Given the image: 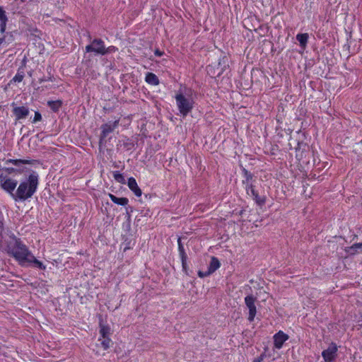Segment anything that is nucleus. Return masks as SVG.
Listing matches in <instances>:
<instances>
[{
    "label": "nucleus",
    "mask_w": 362,
    "mask_h": 362,
    "mask_svg": "<svg viewBox=\"0 0 362 362\" xmlns=\"http://www.w3.org/2000/svg\"><path fill=\"white\" fill-rule=\"evenodd\" d=\"M11 239L6 246V252L8 255L13 257L21 265L26 263L28 258L32 255L26 245L17 238L14 234L10 236Z\"/></svg>",
    "instance_id": "1"
},
{
    "label": "nucleus",
    "mask_w": 362,
    "mask_h": 362,
    "mask_svg": "<svg viewBox=\"0 0 362 362\" xmlns=\"http://www.w3.org/2000/svg\"><path fill=\"white\" fill-rule=\"evenodd\" d=\"M175 99L180 115L185 117L194 108V100L191 97H186L182 93H177Z\"/></svg>",
    "instance_id": "2"
},
{
    "label": "nucleus",
    "mask_w": 362,
    "mask_h": 362,
    "mask_svg": "<svg viewBox=\"0 0 362 362\" xmlns=\"http://www.w3.org/2000/svg\"><path fill=\"white\" fill-rule=\"evenodd\" d=\"M86 52H95L101 55L108 53V50H106L105 42L101 39H94L91 44L86 47Z\"/></svg>",
    "instance_id": "3"
},
{
    "label": "nucleus",
    "mask_w": 362,
    "mask_h": 362,
    "mask_svg": "<svg viewBox=\"0 0 362 362\" xmlns=\"http://www.w3.org/2000/svg\"><path fill=\"white\" fill-rule=\"evenodd\" d=\"M119 119H115L113 122H107L103 124L100 129L101 132L100 135L99 145L101 146L102 144L105 141V139L109 134L112 132L116 128L118 127Z\"/></svg>",
    "instance_id": "4"
},
{
    "label": "nucleus",
    "mask_w": 362,
    "mask_h": 362,
    "mask_svg": "<svg viewBox=\"0 0 362 362\" xmlns=\"http://www.w3.org/2000/svg\"><path fill=\"white\" fill-rule=\"evenodd\" d=\"M256 298L252 295H248L245 298V303L249 310L247 320L249 322H253L257 314L255 305Z\"/></svg>",
    "instance_id": "5"
},
{
    "label": "nucleus",
    "mask_w": 362,
    "mask_h": 362,
    "mask_svg": "<svg viewBox=\"0 0 362 362\" xmlns=\"http://www.w3.org/2000/svg\"><path fill=\"white\" fill-rule=\"evenodd\" d=\"M250 25V27H247L245 25H244V27L249 30L250 31H254L255 35H253V37H263L264 36L268 30H269V28L267 26L268 24H249Z\"/></svg>",
    "instance_id": "6"
},
{
    "label": "nucleus",
    "mask_w": 362,
    "mask_h": 362,
    "mask_svg": "<svg viewBox=\"0 0 362 362\" xmlns=\"http://www.w3.org/2000/svg\"><path fill=\"white\" fill-rule=\"evenodd\" d=\"M337 351V347L336 344H332L329 347L324 350L322 353V356L325 362H332L336 357V353Z\"/></svg>",
    "instance_id": "7"
},
{
    "label": "nucleus",
    "mask_w": 362,
    "mask_h": 362,
    "mask_svg": "<svg viewBox=\"0 0 362 362\" xmlns=\"http://www.w3.org/2000/svg\"><path fill=\"white\" fill-rule=\"evenodd\" d=\"M274 345L276 349H281L284 343L288 339V336L282 331H279L274 335Z\"/></svg>",
    "instance_id": "8"
},
{
    "label": "nucleus",
    "mask_w": 362,
    "mask_h": 362,
    "mask_svg": "<svg viewBox=\"0 0 362 362\" xmlns=\"http://www.w3.org/2000/svg\"><path fill=\"white\" fill-rule=\"evenodd\" d=\"M13 114L16 120H20L27 117L30 113L28 107L25 106L15 107L13 109Z\"/></svg>",
    "instance_id": "9"
},
{
    "label": "nucleus",
    "mask_w": 362,
    "mask_h": 362,
    "mask_svg": "<svg viewBox=\"0 0 362 362\" xmlns=\"http://www.w3.org/2000/svg\"><path fill=\"white\" fill-rule=\"evenodd\" d=\"M298 146L299 149H302L300 153H296V157L298 160H302L303 158H306L309 155V146L306 141H301L298 142Z\"/></svg>",
    "instance_id": "10"
},
{
    "label": "nucleus",
    "mask_w": 362,
    "mask_h": 362,
    "mask_svg": "<svg viewBox=\"0 0 362 362\" xmlns=\"http://www.w3.org/2000/svg\"><path fill=\"white\" fill-rule=\"evenodd\" d=\"M127 185L131 191L134 192V194L136 197H141L142 194L141 189L139 188V187L137 185L136 180L134 177H131L128 179L127 181Z\"/></svg>",
    "instance_id": "11"
},
{
    "label": "nucleus",
    "mask_w": 362,
    "mask_h": 362,
    "mask_svg": "<svg viewBox=\"0 0 362 362\" xmlns=\"http://www.w3.org/2000/svg\"><path fill=\"white\" fill-rule=\"evenodd\" d=\"M145 81L151 86H158L160 83L158 77L152 72H147L145 76Z\"/></svg>",
    "instance_id": "12"
},
{
    "label": "nucleus",
    "mask_w": 362,
    "mask_h": 362,
    "mask_svg": "<svg viewBox=\"0 0 362 362\" xmlns=\"http://www.w3.org/2000/svg\"><path fill=\"white\" fill-rule=\"evenodd\" d=\"M308 38L309 35L308 33H299L296 36V40H298L301 47V50L299 51L300 52H302L305 49Z\"/></svg>",
    "instance_id": "13"
},
{
    "label": "nucleus",
    "mask_w": 362,
    "mask_h": 362,
    "mask_svg": "<svg viewBox=\"0 0 362 362\" xmlns=\"http://www.w3.org/2000/svg\"><path fill=\"white\" fill-rule=\"evenodd\" d=\"M108 197H110V199H111V201L113 203H115L117 205L125 206L129 204V199L127 197H120L119 198V197L115 196L114 194H112L111 193L108 194Z\"/></svg>",
    "instance_id": "14"
},
{
    "label": "nucleus",
    "mask_w": 362,
    "mask_h": 362,
    "mask_svg": "<svg viewBox=\"0 0 362 362\" xmlns=\"http://www.w3.org/2000/svg\"><path fill=\"white\" fill-rule=\"evenodd\" d=\"M100 327V337H110L111 334V329L108 325H105L103 322V320H100L99 322Z\"/></svg>",
    "instance_id": "15"
},
{
    "label": "nucleus",
    "mask_w": 362,
    "mask_h": 362,
    "mask_svg": "<svg viewBox=\"0 0 362 362\" xmlns=\"http://www.w3.org/2000/svg\"><path fill=\"white\" fill-rule=\"evenodd\" d=\"M25 77V64L20 66L16 74L13 76V78L11 80V82L20 83L21 82Z\"/></svg>",
    "instance_id": "16"
},
{
    "label": "nucleus",
    "mask_w": 362,
    "mask_h": 362,
    "mask_svg": "<svg viewBox=\"0 0 362 362\" xmlns=\"http://www.w3.org/2000/svg\"><path fill=\"white\" fill-rule=\"evenodd\" d=\"M26 263H32L34 266L41 270H45L46 266L40 260L35 258V257L32 254L30 257L28 258V260L26 261Z\"/></svg>",
    "instance_id": "17"
},
{
    "label": "nucleus",
    "mask_w": 362,
    "mask_h": 362,
    "mask_svg": "<svg viewBox=\"0 0 362 362\" xmlns=\"http://www.w3.org/2000/svg\"><path fill=\"white\" fill-rule=\"evenodd\" d=\"M221 267V263L218 259L216 257H212L208 267V269L213 274Z\"/></svg>",
    "instance_id": "18"
},
{
    "label": "nucleus",
    "mask_w": 362,
    "mask_h": 362,
    "mask_svg": "<svg viewBox=\"0 0 362 362\" xmlns=\"http://www.w3.org/2000/svg\"><path fill=\"white\" fill-rule=\"evenodd\" d=\"M47 105L54 112H57L62 106V101L61 100H49Z\"/></svg>",
    "instance_id": "19"
},
{
    "label": "nucleus",
    "mask_w": 362,
    "mask_h": 362,
    "mask_svg": "<svg viewBox=\"0 0 362 362\" xmlns=\"http://www.w3.org/2000/svg\"><path fill=\"white\" fill-rule=\"evenodd\" d=\"M243 175L244 177V180H243V184L245 185V187L247 186L248 184H252L251 181L252 180L253 175L250 171H248L245 168H243Z\"/></svg>",
    "instance_id": "20"
},
{
    "label": "nucleus",
    "mask_w": 362,
    "mask_h": 362,
    "mask_svg": "<svg viewBox=\"0 0 362 362\" xmlns=\"http://www.w3.org/2000/svg\"><path fill=\"white\" fill-rule=\"evenodd\" d=\"M99 341H100V344L103 349L107 350L110 347L112 340L110 337H100Z\"/></svg>",
    "instance_id": "21"
},
{
    "label": "nucleus",
    "mask_w": 362,
    "mask_h": 362,
    "mask_svg": "<svg viewBox=\"0 0 362 362\" xmlns=\"http://www.w3.org/2000/svg\"><path fill=\"white\" fill-rule=\"evenodd\" d=\"M245 189L246 190V193L252 197L258 194V192L255 189V186L252 184H248L245 187Z\"/></svg>",
    "instance_id": "22"
},
{
    "label": "nucleus",
    "mask_w": 362,
    "mask_h": 362,
    "mask_svg": "<svg viewBox=\"0 0 362 362\" xmlns=\"http://www.w3.org/2000/svg\"><path fill=\"white\" fill-rule=\"evenodd\" d=\"M113 177L115 180L120 184H125L126 180L124 175L120 173L119 171L113 172Z\"/></svg>",
    "instance_id": "23"
},
{
    "label": "nucleus",
    "mask_w": 362,
    "mask_h": 362,
    "mask_svg": "<svg viewBox=\"0 0 362 362\" xmlns=\"http://www.w3.org/2000/svg\"><path fill=\"white\" fill-rule=\"evenodd\" d=\"M252 199L259 206H264L266 202V197L259 196V194H257Z\"/></svg>",
    "instance_id": "24"
},
{
    "label": "nucleus",
    "mask_w": 362,
    "mask_h": 362,
    "mask_svg": "<svg viewBox=\"0 0 362 362\" xmlns=\"http://www.w3.org/2000/svg\"><path fill=\"white\" fill-rule=\"evenodd\" d=\"M179 255H180V257L181 262H182V268H183L184 270H186V269H187V253H186V252L185 250V251H182V252H180Z\"/></svg>",
    "instance_id": "25"
},
{
    "label": "nucleus",
    "mask_w": 362,
    "mask_h": 362,
    "mask_svg": "<svg viewBox=\"0 0 362 362\" xmlns=\"http://www.w3.org/2000/svg\"><path fill=\"white\" fill-rule=\"evenodd\" d=\"M358 249H362V243H355L347 250L351 254H355Z\"/></svg>",
    "instance_id": "26"
},
{
    "label": "nucleus",
    "mask_w": 362,
    "mask_h": 362,
    "mask_svg": "<svg viewBox=\"0 0 362 362\" xmlns=\"http://www.w3.org/2000/svg\"><path fill=\"white\" fill-rule=\"evenodd\" d=\"M8 18L6 14V11H4L2 6H0V22L1 23H7Z\"/></svg>",
    "instance_id": "27"
},
{
    "label": "nucleus",
    "mask_w": 362,
    "mask_h": 362,
    "mask_svg": "<svg viewBox=\"0 0 362 362\" xmlns=\"http://www.w3.org/2000/svg\"><path fill=\"white\" fill-rule=\"evenodd\" d=\"M211 274H212V273L209 269L205 272L199 270L197 272V275L200 278H205L210 276Z\"/></svg>",
    "instance_id": "28"
},
{
    "label": "nucleus",
    "mask_w": 362,
    "mask_h": 362,
    "mask_svg": "<svg viewBox=\"0 0 362 362\" xmlns=\"http://www.w3.org/2000/svg\"><path fill=\"white\" fill-rule=\"evenodd\" d=\"M41 119H42L41 114L38 111L35 112L34 117H33V121H32L33 123H36L37 122H40V121H41Z\"/></svg>",
    "instance_id": "29"
},
{
    "label": "nucleus",
    "mask_w": 362,
    "mask_h": 362,
    "mask_svg": "<svg viewBox=\"0 0 362 362\" xmlns=\"http://www.w3.org/2000/svg\"><path fill=\"white\" fill-rule=\"evenodd\" d=\"M177 246H178V252H182V251H185V248H184V246L182 243V241H181V238H179L178 240H177Z\"/></svg>",
    "instance_id": "30"
},
{
    "label": "nucleus",
    "mask_w": 362,
    "mask_h": 362,
    "mask_svg": "<svg viewBox=\"0 0 362 362\" xmlns=\"http://www.w3.org/2000/svg\"><path fill=\"white\" fill-rule=\"evenodd\" d=\"M154 54L157 57H161L164 54V52L160 50L159 49H156L154 51Z\"/></svg>",
    "instance_id": "31"
},
{
    "label": "nucleus",
    "mask_w": 362,
    "mask_h": 362,
    "mask_svg": "<svg viewBox=\"0 0 362 362\" xmlns=\"http://www.w3.org/2000/svg\"><path fill=\"white\" fill-rule=\"evenodd\" d=\"M4 230V226L3 221V217L0 216V233H2Z\"/></svg>",
    "instance_id": "32"
},
{
    "label": "nucleus",
    "mask_w": 362,
    "mask_h": 362,
    "mask_svg": "<svg viewBox=\"0 0 362 362\" xmlns=\"http://www.w3.org/2000/svg\"><path fill=\"white\" fill-rule=\"evenodd\" d=\"M297 136H298V139H300L301 137H303L305 139H306L305 133L301 131L297 132Z\"/></svg>",
    "instance_id": "33"
},
{
    "label": "nucleus",
    "mask_w": 362,
    "mask_h": 362,
    "mask_svg": "<svg viewBox=\"0 0 362 362\" xmlns=\"http://www.w3.org/2000/svg\"><path fill=\"white\" fill-rule=\"evenodd\" d=\"M6 28V24H0V31L1 33H4Z\"/></svg>",
    "instance_id": "34"
},
{
    "label": "nucleus",
    "mask_w": 362,
    "mask_h": 362,
    "mask_svg": "<svg viewBox=\"0 0 362 362\" xmlns=\"http://www.w3.org/2000/svg\"><path fill=\"white\" fill-rule=\"evenodd\" d=\"M106 50H108V53H109V52H115V50H117V48L114 46H110L107 48H106Z\"/></svg>",
    "instance_id": "35"
},
{
    "label": "nucleus",
    "mask_w": 362,
    "mask_h": 362,
    "mask_svg": "<svg viewBox=\"0 0 362 362\" xmlns=\"http://www.w3.org/2000/svg\"><path fill=\"white\" fill-rule=\"evenodd\" d=\"M52 78H49L48 79H45V78H41L40 79V82H43V81H52Z\"/></svg>",
    "instance_id": "36"
},
{
    "label": "nucleus",
    "mask_w": 362,
    "mask_h": 362,
    "mask_svg": "<svg viewBox=\"0 0 362 362\" xmlns=\"http://www.w3.org/2000/svg\"><path fill=\"white\" fill-rule=\"evenodd\" d=\"M262 361V357H259L254 360V362H261Z\"/></svg>",
    "instance_id": "37"
}]
</instances>
